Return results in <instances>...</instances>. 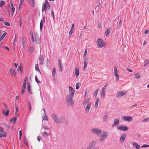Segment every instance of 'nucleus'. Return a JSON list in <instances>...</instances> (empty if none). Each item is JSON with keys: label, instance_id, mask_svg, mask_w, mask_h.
I'll use <instances>...</instances> for the list:
<instances>
[{"label": "nucleus", "instance_id": "nucleus-6", "mask_svg": "<svg viewBox=\"0 0 149 149\" xmlns=\"http://www.w3.org/2000/svg\"><path fill=\"white\" fill-rule=\"evenodd\" d=\"M96 141L95 140H92L89 143L86 149H91L96 144Z\"/></svg>", "mask_w": 149, "mask_h": 149}, {"label": "nucleus", "instance_id": "nucleus-28", "mask_svg": "<svg viewBox=\"0 0 149 149\" xmlns=\"http://www.w3.org/2000/svg\"><path fill=\"white\" fill-rule=\"evenodd\" d=\"M100 101V100L99 98H97L96 99V101L95 102V107L96 109L98 106V102Z\"/></svg>", "mask_w": 149, "mask_h": 149}, {"label": "nucleus", "instance_id": "nucleus-3", "mask_svg": "<svg viewBox=\"0 0 149 149\" xmlns=\"http://www.w3.org/2000/svg\"><path fill=\"white\" fill-rule=\"evenodd\" d=\"M109 135L108 132L106 131H103L102 134L99 139V141L100 142H102L105 138H107Z\"/></svg>", "mask_w": 149, "mask_h": 149}, {"label": "nucleus", "instance_id": "nucleus-10", "mask_svg": "<svg viewBox=\"0 0 149 149\" xmlns=\"http://www.w3.org/2000/svg\"><path fill=\"white\" fill-rule=\"evenodd\" d=\"M38 62L39 64L41 65H43L44 63V58L43 56L40 55L38 59Z\"/></svg>", "mask_w": 149, "mask_h": 149}, {"label": "nucleus", "instance_id": "nucleus-23", "mask_svg": "<svg viewBox=\"0 0 149 149\" xmlns=\"http://www.w3.org/2000/svg\"><path fill=\"white\" fill-rule=\"evenodd\" d=\"M10 111L8 110H6V112L4 110H2V113L4 115L6 116H7L9 114Z\"/></svg>", "mask_w": 149, "mask_h": 149}, {"label": "nucleus", "instance_id": "nucleus-31", "mask_svg": "<svg viewBox=\"0 0 149 149\" xmlns=\"http://www.w3.org/2000/svg\"><path fill=\"white\" fill-rule=\"evenodd\" d=\"M91 100V99L90 98H88V99H86L83 102V105L85 104L86 103H88L89 101Z\"/></svg>", "mask_w": 149, "mask_h": 149}, {"label": "nucleus", "instance_id": "nucleus-42", "mask_svg": "<svg viewBox=\"0 0 149 149\" xmlns=\"http://www.w3.org/2000/svg\"><path fill=\"white\" fill-rule=\"evenodd\" d=\"M35 68H36V70H38L39 72L40 73V74H41V73H40V71L39 69L38 66V65H36Z\"/></svg>", "mask_w": 149, "mask_h": 149}, {"label": "nucleus", "instance_id": "nucleus-38", "mask_svg": "<svg viewBox=\"0 0 149 149\" xmlns=\"http://www.w3.org/2000/svg\"><path fill=\"white\" fill-rule=\"evenodd\" d=\"M33 46H31L29 48V52L31 53H32L33 50Z\"/></svg>", "mask_w": 149, "mask_h": 149}, {"label": "nucleus", "instance_id": "nucleus-50", "mask_svg": "<svg viewBox=\"0 0 149 149\" xmlns=\"http://www.w3.org/2000/svg\"><path fill=\"white\" fill-rule=\"evenodd\" d=\"M43 129L45 130H48L49 128L45 125H44L43 127L42 128L41 130H43Z\"/></svg>", "mask_w": 149, "mask_h": 149}, {"label": "nucleus", "instance_id": "nucleus-4", "mask_svg": "<svg viewBox=\"0 0 149 149\" xmlns=\"http://www.w3.org/2000/svg\"><path fill=\"white\" fill-rule=\"evenodd\" d=\"M91 131L93 133L96 134L97 136H99L101 134L102 130L100 129L94 128L91 129Z\"/></svg>", "mask_w": 149, "mask_h": 149}, {"label": "nucleus", "instance_id": "nucleus-58", "mask_svg": "<svg viewBox=\"0 0 149 149\" xmlns=\"http://www.w3.org/2000/svg\"><path fill=\"white\" fill-rule=\"evenodd\" d=\"M22 3H21V2H20L19 6L18 7V9H19V10L20 9V8H21V6H22Z\"/></svg>", "mask_w": 149, "mask_h": 149}, {"label": "nucleus", "instance_id": "nucleus-36", "mask_svg": "<svg viewBox=\"0 0 149 149\" xmlns=\"http://www.w3.org/2000/svg\"><path fill=\"white\" fill-rule=\"evenodd\" d=\"M71 29L70 31L69 32V37H70L71 36L72 33L74 31V30L73 29Z\"/></svg>", "mask_w": 149, "mask_h": 149}, {"label": "nucleus", "instance_id": "nucleus-12", "mask_svg": "<svg viewBox=\"0 0 149 149\" xmlns=\"http://www.w3.org/2000/svg\"><path fill=\"white\" fill-rule=\"evenodd\" d=\"M65 121V118L63 117H61L58 118V119H57V121L56 122V123H62L64 122Z\"/></svg>", "mask_w": 149, "mask_h": 149}, {"label": "nucleus", "instance_id": "nucleus-25", "mask_svg": "<svg viewBox=\"0 0 149 149\" xmlns=\"http://www.w3.org/2000/svg\"><path fill=\"white\" fill-rule=\"evenodd\" d=\"M132 144L134 147L136 148L137 149H139L140 148V146L138 145L137 143L135 142H132Z\"/></svg>", "mask_w": 149, "mask_h": 149}, {"label": "nucleus", "instance_id": "nucleus-8", "mask_svg": "<svg viewBox=\"0 0 149 149\" xmlns=\"http://www.w3.org/2000/svg\"><path fill=\"white\" fill-rule=\"evenodd\" d=\"M75 93V90L72 87L69 86V94L67 95H70L71 96H74Z\"/></svg>", "mask_w": 149, "mask_h": 149}, {"label": "nucleus", "instance_id": "nucleus-37", "mask_svg": "<svg viewBox=\"0 0 149 149\" xmlns=\"http://www.w3.org/2000/svg\"><path fill=\"white\" fill-rule=\"evenodd\" d=\"M30 1L31 3L32 6L34 7L35 5L34 0H30Z\"/></svg>", "mask_w": 149, "mask_h": 149}, {"label": "nucleus", "instance_id": "nucleus-21", "mask_svg": "<svg viewBox=\"0 0 149 149\" xmlns=\"http://www.w3.org/2000/svg\"><path fill=\"white\" fill-rule=\"evenodd\" d=\"M27 79L28 78L26 77H25L24 78L22 85V87H23V88H26V82Z\"/></svg>", "mask_w": 149, "mask_h": 149}, {"label": "nucleus", "instance_id": "nucleus-29", "mask_svg": "<svg viewBox=\"0 0 149 149\" xmlns=\"http://www.w3.org/2000/svg\"><path fill=\"white\" fill-rule=\"evenodd\" d=\"M17 120V118L15 117H13L10 119V122H13V123H16V121Z\"/></svg>", "mask_w": 149, "mask_h": 149}, {"label": "nucleus", "instance_id": "nucleus-41", "mask_svg": "<svg viewBox=\"0 0 149 149\" xmlns=\"http://www.w3.org/2000/svg\"><path fill=\"white\" fill-rule=\"evenodd\" d=\"M140 77H141V75L139 74L136 73L135 74V78H136L137 79H139V78H140Z\"/></svg>", "mask_w": 149, "mask_h": 149}, {"label": "nucleus", "instance_id": "nucleus-51", "mask_svg": "<svg viewBox=\"0 0 149 149\" xmlns=\"http://www.w3.org/2000/svg\"><path fill=\"white\" fill-rule=\"evenodd\" d=\"M22 135V132L21 130L19 131V139H20Z\"/></svg>", "mask_w": 149, "mask_h": 149}, {"label": "nucleus", "instance_id": "nucleus-62", "mask_svg": "<svg viewBox=\"0 0 149 149\" xmlns=\"http://www.w3.org/2000/svg\"><path fill=\"white\" fill-rule=\"evenodd\" d=\"M127 70L130 72H132V70L131 69H130L129 68H127Z\"/></svg>", "mask_w": 149, "mask_h": 149}, {"label": "nucleus", "instance_id": "nucleus-48", "mask_svg": "<svg viewBox=\"0 0 149 149\" xmlns=\"http://www.w3.org/2000/svg\"><path fill=\"white\" fill-rule=\"evenodd\" d=\"M148 120H149V118H146L142 120V121L143 122H146Z\"/></svg>", "mask_w": 149, "mask_h": 149}, {"label": "nucleus", "instance_id": "nucleus-40", "mask_svg": "<svg viewBox=\"0 0 149 149\" xmlns=\"http://www.w3.org/2000/svg\"><path fill=\"white\" fill-rule=\"evenodd\" d=\"M99 90L98 89H97L95 92L94 93L93 95L94 96H95L96 97L97 96V94Z\"/></svg>", "mask_w": 149, "mask_h": 149}, {"label": "nucleus", "instance_id": "nucleus-16", "mask_svg": "<svg viewBox=\"0 0 149 149\" xmlns=\"http://www.w3.org/2000/svg\"><path fill=\"white\" fill-rule=\"evenodd\" d=\"M91 104L90 103H88L87 104V105L85 109V111L86 112H87V113L88 112L89 109L91 108Z\"/></svg>", "mask_w": 149, "mask_h": 149}, {"label": "nucleus", "instance_id": "nucleus-14", "mask_svg": "<svg viewBox=\"0 0 149 149\" xmlns=\"http://www.w3.org/2000/svg\"><path fill=\"white\" fill-rule=\"evenodd\" d=\"M126 137V134H122L120 138V141L121 143H123L124 142V140Z\"/></svg>", "mask_w": 149, "mask_h": 149}, {"label": "nucleus", "instance_id": "nucleus-15", "mask_svg": "<svg viewBox=\"0 0 149 149\" xmlns=\"http://www.w3.org/2000/svg\"><path fill=\"white\" fill-rule=\"evenodd\" d=\"M9 72L11 75L12 76H15L16 75V73L15 70L11 68L9 70Z\"/></svg>", "mask_w": 149, "mask_h": 149}, {"label": "nucleus", "instance_id": "nucleus-39", "mask_svg": "<svg viewBox=\"0 0 149 149\" xmlns=\"http://www.w3.org/2000/svg\"><path fill=\"white\" fill-rule=\"evenodd\" d=\"M149 63V61L148 59H146V60L145 64H144V66L145 67H146L147 66V65Z\"/></svg>", "mask_w": 149, "mask_h": 149}, {"label": "nucleus", "instance_id": "nucleus-64", "mask_svg": "<svg viewBox=\"0 0 149 149\" xmlns=\"http://www.w3.org/2000/svg\"><path fill=\"white\" fill-rule=\"evenodd\" d=\"M84 66H87V61H85L84 62Z\"/></svg>", "mask_w": 149, "mask_h": 149}, {"label": "nucleus", "instance_id": "nucleus-63", "mask_svg": "<svg viewBox=\"0 0 149 149\" xmlns=\"http://www.w3.org/2000/svg\"><path fill=\"white\" fill-rule=\"evenodd\" d=\"M116 77V81L117 82L119 80V76H118V77Z\"/></svg>", "mask_w": 149, "mask_h": 149}, {"label": "nucleus", "instance_id": "nucleus-60", "mask_svg": "<svg viewBox=\"0 0 149 149\" xmlns=\"http://www.w3.org/2000/svg\"><path fill=\"white\" fill-rule=\"evenodd\" d=\"M25 88H23L22 89L21 93L22 94L25 92Z\"/></svg>", "mask_w": 149, "mask_h": 149}, {"label": "nucleus", "instance_id": "nucleus-56", "mask_svg": "<svg viewBox=\"0 0 149 149\" xmlns=\"http://www.w3.org/2000/svg\"><path fill=\"white\" fill-rule=\"evenodd\" d=\"M149 146V145H143L141 146L142 148H146L147 147Z\"/></svg>", "mask_w": 149, "mask_h": 149}, {"label": "nucleus", "instance_id": "nucleus-27", "mask_svg": "<svg viewBox=\"0 0 149 149\" xmlns=\"http://www.w3.org/2000/svg\"><path fill=\"white\" fill-rule=\"evenodd\" d=\"M27 88H28V91H29V93L32 94H33V93L31 90L30 87V84L29 82H28L27 84Z\"/></svg>", "mask_w": 149, "mask_h": 149}, {"label": "nucleus", "instance_id": "nucleus-30", "mask_svg": "<svg viewBox=\"0 0 149 149\" xmlns=\"http://www.w3.org/2000/svg\"><path fill=\"white\" fill-rule=\"evenodd\" d=\"M11 11L12 12V13H13V15L15 10V8L13 6V3L11 2Z\"/></svg>", "mask_w": 149, "mask_h": 149}, {"label": "nucleus", "instance_id": "nucleus-18", "mask_svg": "<svg viewBox=\"0 0 149 149\" xmlns=\"http://www.w3.org/2000/svg\"><path fill=\"white\" fill-rule=\"evenodd\" d=\"M58 66L59 68V70L61 71L63 70V67L62 65L61 61L60 59L58 60Z\"/></svg>", "mask_w": 149, "mask_h": 149}, {"label": "nucleus", "instance_id": "nucleus-5", "mask_svg": "<svg viewBox=\"0 0 149 149\" xmlns=\"http://www.w3.org/2000/svg\"><path fill=\"white\" fill-rule=\"evenodd\" d=\"M50 6L49 3L47 1H45V4L43 5L42 8V12H43L44 11H46L47 10L49 9Z\"/></svg>", "mask_w": 149, "mask_h": 149}, {"label": "nucleus", "instance_id": "nucleus-43", "mask_svg": "<svg viewBox=\"0 0 149 149\" xmlns=\"http://www.w3.org/2000/svg\"><path fill=\"white\" fill-rule=\"evenodd\" d=\"M28 105L29 108V111H31V104L29 102H28Z\"/></svg>", "mask_w": 149, "mask_h": 149}, {"label": "nucleus", "instance_id": "nucleus-34", "mask_svg": "<svg viewBox=\"0 0 149 149\" xmlns=\"http://www.w3.org/2000/svg\"><path fill=\"white\" fill-rule=\"evenodd\" d=\"M43 136L45 137H47L49 135V133H48L45 132H44L42 133Z\"/></svg>", "mask_w": 149, "mask_h": 149}, {"label": "nucleus", "instance_id": "nucleus-7", "mask_svg": "<svg viewBox=\"0 0 149 149\" xmlns=\"http://www.w3.org/2000/svg\"><path fill=\"white\" fill-rule=\"evenodd\" d=\"M121 119L125 121H127L128 122L132 121L133 119V118L131 116H122L121 118Z\"/></svg>", "mask_w": 149, "mask_h": 149}, {"label": "nucleus", "instance_id": "nucleus-32", "mask_svg": "<svg viewBox=\"0 0 149 149\" xmlns=\"http://www.w3.org/2000/svg\"><path fill=\"white\" fill-rule=\"evenodd\" d=\"M7 35V33L6 32L4 33L2 35V36L0 37V42Z\"/></svg>", "mask_w": 149, "mask_h": 149}, {"label": "nucleus", "instance_id": "nucleus-44", "mask_svg": "<svg viewBox=\"0 0 149 149\" xmlns=\"http://www.w3.org/2000/svg\"><path fill=\"white\" fill-rule=\"evenodd\" d=\"M5 4V2L3 1H1L0 2V7H2Z\"/></svg>", "mask_w": 149, "mask_h": 149}, {"label": "nucleus", "instance_id": "nucleus-13", "mask_svg": "<svg viewBox=\"0 0 149 149\" xmlns=\"http://www.w3.org/2000/svg\"><path fill=\"white\" fill-rule=\"evenodd\" d=\"M114 123L112 125L111 127H114L116 126L117 125H118L119 123V120L118 119H115L114 120Z\"/></svg>", "mask_w": 149, "mask_h": 149}, {"label": "nucleus", "instance_id": "nucleus-2", "mask_svg": "<svg viewBox=\"0 0 149 149\" xmlns=\"http://www.w3.org/2000/svg\"><path fill=\"white\" fill-rule=\"evenodd\" d=\"M96 43L98 48L105 47L107 45L106 43L101 38H98L97 40Z\"/></svg>", "mask_w": 149, "mask_h": 149}, {"label": "nucleus", "instance_id": "nucleus-24", "mask_svg": "<svg viewBox=\"0 0 149 149\" xmlns=\"http://www.w3.org/2000/svg\"><path fill=\"white\" fill-rule=\"evenodd\" d=\"M35 39L36 42L37 44H39L40 42V39L39 37H38L37 36H35Z\"/></svg>", "mask_w": 149, "mask_h": 149}, {"label": "nucleus", "instance_id": "nucleus-53", "mask_svg": "<svg viewBox=\"0 0 149 149\" xmlns=\"http://www.w3.org/2000/svg\"><path fill=\"white\" fill-rule=\"evenodd\" d=\"M43 26V23L42 20L41 21L40 25V28H42Z\"/></svg>", "mask_w": 149, "mask_h": 149}, {"label": "nucleus", "instance_id": "nucleus-47", "mask_svg": "<svg viewBox=\"0 0 149 149\" xmlns=\"http://www.w3.org/2000/svg\"><path fill=\"white\" fill-rule=\"evenodd\" d=\"M15 109H16V112H17L18 111H19V108H18V106L16 104L15 105Z\"/></svg>", "mask_w": 149, "mask_h": 149}, {"label": "nucleus", "instance_id": "nucleus-20", "mask_svg": "<svg viewBox=\"0 0 149 149\" xmlns=\"http://www.w3.org/2000/svg\"><path fill=\"white\" fill-rule=\"evenodd\" d=\"M79 70L78 67H76L75 70V76L77 77L79 74Z\"/></svg>", "mask_w": 149, "mask_h": 149}, {"label": "nucleus", "instance_id": "nucleus-61", "mask_svg": "<svg viewBox=\"0 0 149 149\" xmlns=\"http://www.w3.org/2000/svg\"><path fill=\"white\" fill-rule=\"evenodd\" d=\"M22 69L21 68V66H20L19 67H18V68H17V70H19L20 72H22Z\"/></svg>", "mask_w": 149, "mask_h": 149}, {"label": "nucleus", "instance_id": "nucleus-26", "mask_svg": "<svg viewBox=\"0 0 149 149\" xmlns=\"http://www.w3.org/2000/svg\"><path fill=\"white\" fill-rule=\"evenodd\" d=\"M105 90H104V88H102V92L101 93V95L103 97V98H104V97L105 96Z\"/></svg>", "mask_w": 149, "mask_h": 149}, {"label": "nucleus", "instance_id": "nucleus-35", "mask_svg": "<svg viewBox=\"0 0 149 149\" xmlns=\"http://www.w3.org/2000/svg\"><path fill=\"white\" fill-rule=\"evenodd\" d=\"M56 74V69L55 68H54L52 70V76L54 77L55 76V75Z\"/></svg>", "mask_w": 149, "mask_h": 149}, {"label": "nucleus", "instance_id": "nucleus-55", "mask_svg": "<svg viewBox=\"0 0 149 149\" xmlns=\"http://www.w3.org/2000/svg\"><path fill=\"white\" fill-rule=\"evenodd\" d=\"M100 1H99L98 2L96 3L97 6L99 7L100 6Z\"/></svg>", "mask_w": 149, "mask_h": 149}, {"label": "nucleus", "instance_id": "nucleus-46", "mask_svg": "<svg viewBox=\"0 0 149 149\" xmlns=\"http://www.w3.org/2000/svg\"><path fill=\"white\" fill-rule=\"evenodd\" d=\"M35 79L36 81L38 84H39L40 83V81L38 79L36 76L35 77Z\"/></svg>", "mask_w": 149, "mask_h": 149}, {"label": "nucleus", "instance_id": "nucleus-33", "mask_svg": "<svg viewBox=\"0 0 149 149\" xmlns=\"http://www.w3.org/2000/svg\"><path fill=\"white\" fill-rule=\"evenodd\" d=\"M110 32V30L109 29H107L105 32V36L107 37Z\"/></svg>", "mask_w": 149, "mask_h": 149}, {"label": "nucleus", "instance_id": "nucleus-45", "mask_svg": "<svg viewBox=\"0 0 149 149\" xmlns=\"http://www.w3.org/2000/svg\"><path fill=\"white\" fill-rule=\"evenodd\" d=\"M107 118V116L106 115H104L103 116V120L104 122H106Z\"/></svg>", "mask_w": 149, "mask_h": 149}, {"label": "nucleus", "instance_id": "nucleus-11", "mask_svg": "<svg viewBox=\"0 0 149 149\" xmlns=\"http://www.w3.org/2000/svg\"><path fill=\"white\" fill-rule=\"evenodd\" d=\"M126 93L124 91L119 92L116 93V97L117 98H119L122 96L125 95Z\"/></svg>", "mask_w": 149, "mask_h": 149}, {"label": "nucleus", "instance_id": "nucleus-19", "mask_svg": "<svg viewBox=\"0 0 149 149\" xmlns=\"http://www.w3.org/2000/svg\"><path fill=\"white\" fill-rule=\"evenodd\" d=\"M6 132H4V131L3 132L1 131L0 130V137L1 138L2 137H6Z\"/></svg>", "mask_w": 149, "mask_h": 149}, {"label": "nucleus", "instance_id": "nucleus-54", "mask_svg": "<svg viewBox=\"0 0 149 149\" xmlns=\"http://www.w3.org/2000/svg\"><path fill=\"white\" fill-rule=\"evenodd\" d=\"M31 36H32V39H31V41H32V42H34V38H33V33H31Z\"/></svg>", "mask_w": 149, "mask_h": 149}, {"label": "nucleus", "instance_id": "nucleus-59", "mask_svg": "<svg viewBox=\"0 0 149 149\" xmlns=\"http://www.w3.org/2000/svg\"><path fill=\"white\" fill-rule=\"evenodd\" d=\"M5 25H6L7 26H10V24L8 22H6L5 23Z\"/></svg>", "mask_w": 149, "mask_h": 149}, {"label": "nucleus", "instance_id": "nucleus-57", "mask_svg": "<svg viewBox=\"0 0 149 149\" xmlns=\"http://www.w3.org/2000/svg\"><path fill=\"white\" fill-rule=\"evenodd\" d=\"M45 115V117H44V118H43V119H44L45 120H47V121L48 120V118L47 117V116H46Z\"/></svg>", "mask_w": 149, "mask_h": 149}, {"label": "nucleus", "instance_id": "nucleus-52", "mask_svg": "<svg viewBox=\"0 0 149 149\" xmlns=\"http://www.w3.org/2000/svg\"><path fill=\"white\" fill-rule=\"evenodd\" d=\"M24 144H26L27 146H28V142H27V140L26 139H24Z\"/></svg>", "mask_w": 149, "mask_h": 149}, {"label": "nucleus", "instance_id": "nucleus-9", "mask_svg": "<svg viewBox=\"0 0 149 149\" xmlns=\"http://www.w3.org/2000/svg\"><path fill=\"white\" fill-rule=\"evenodd\" d=\"M117 129L120 131H126L127 130L128 128L125 126H119L117 127Z\"/></svg>", "mask_w": 149, "mask_h": 149}, {"label": "nucleus", "instance_id": "nucleus-49", "mask_svg": "<svg viewBox=\"0 0 149 149\" xmlns=\"http://www.w3.org/2000/svg\"><path fill=\"white\" fill-rule=\"evenodd\" d=\"M80 84V83L79 82H78L76 84V89H78L79 88V86Z\"/></svg>", "mask_w": 149, "mask_h": 149}, {"label": "nucleus", "instance_id": "nucleus-17", "mask_svg": "<svg viewBox=\"0 0 149 149\" xmlns=\"http://www.w3.org/2000/svg\"><path fill=\"white\" fill-rule=\"evenodd\" d=\"M52 117V118L54 120L55 123L57 121V119L58 117L57 116V115L55 113H53L51 115Z\"/></svg>", "mask_w": 149, "mask_h": 149}, {"label": "nucleus", "instance_id": "nucleus-22", "mask_svg": "<svg viewBox=\"0 0 149 149\" xmlns=\"http://www.w3.org/2000/svg\"><path fill=\"white\" fill-rule=\"evenodd\" d=\"M114 73L115 76L116 77H118V76L119 75L118 74V70L117 67L115 66L114 67Z\"/></svg>", "mask_w": 149, "mask_h": 149}, {"label": "nucleus", "instance_id": "nucleus-1", "mask_svg": "<svg viewBox=\"0 0 149 149\" xmlns=\"http://www.w3.org/2000/svg\"><path fill=\"white\" fill-rule=\"evenodd\" d=\"M73 97L70 95H66V103L68 106H73L74 105V102L73 100Z\"/></svg>", "mask_w": 149, "mask_h": 149}]
</instances>
